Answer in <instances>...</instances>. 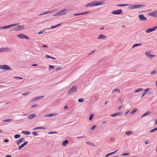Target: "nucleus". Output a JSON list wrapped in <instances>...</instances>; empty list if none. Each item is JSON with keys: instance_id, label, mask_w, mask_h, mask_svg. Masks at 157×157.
Listing matches in <instances>:
<instances>
[{"instance_id": "1", "label": "nucleus", "mask_w": 157, "mask_h": 157, "mask_svg": "<svg viewBox=\"0 0 157 157\" xmlns=\"http://www.w3.org/2000/svg\"><path fill=\"white\" fill-rule=\"evenodd\" d=\"M105 4L104 1H95L86 4L85 6L86 7H92L96 6L104 5Z\"/></svg>"}, {"instance_id": "2", "label": "nucleus", "mask_w": 157, "mask_h": 157, "mask_svg": "<svg viewBox=\"0 0 157 157\" xmlns=\"http://www.w3.org/2000/svg\"><path fill=\"white\" fill-rule=\"evenodd\" d=\"M129 6L128 8L129 10L138 9L145 6L144 5L140 4L129 5Z\"/></svg>"}, {"instance_id": "3", "label": "nucleus", "mask_w": 157, "mask_h": 157, "mask_svg": "<svg viewBox=\"0 0 157 157\" xmlns=\"http://www.w3.org/2000/svg\"><path fill=\"white\" fill-rule=\"evenodd\" d=\"M66 10V9H63L56 13L55 14L53 15V16L55 17H59L64 15L67 12H65Z\"/></svg>"}, {"instance_id": "4", "label": "nucleus", "mask_w": 157, "mask_h": 157, "mask_svg": "<svg viewBox=\"0 0 157 157\" xmlns=\"http://www.w3.org/2000/svg\"><path fill=\"white\" fill-rule=\"evenodd\" d=\"M77 87L76 86H74L70 89L68 91V94H71L73 93L76 92L77 91Z\"/></svg>"}, {"instance_id": "5", "label": "nucleus", "mask_w": 157, "mask_h": 157, "mask_svg": "<svg viewBox=\"0 0 157 157\" xmlns=\"http://www.w3.org/2000/svg\"><path fill=\"white\" fill-rule=\"evenodd\" d=\"M25 28V27L22 25H19L17 27L13 28V29L10 30L11 31H18L22 30L24 29Z\"/></svg>"}, {"instance_id": "6", "label": "nucleus", "mask_w": 157, "mask_h": 157, "mask_svg": "<svg viewBox=\"0 0 157 157\" xmlns=\"http://www.w3.org/2000/svg\"><path fill=\"white\" fill-rule=\"evenodd\" d=\"M123 11L121 9H118L113 11L111 12V13L113 14L119 15L122 14Z\"/></svg>"}, {"instance_id": "7", "label": "nucleus", "mask_w": 157, "mask_h": 157, "mask_svg": "<svg viewBox=\"0 0 157 157\" xmlns=\"http://www.w3.org/2000/svg\"><path fill=\"white\" fill-rule=\"evenodd\" d=\"M148 15L151 17H157V10L149 13H148Z\"/></svg>"}, {"instance_id": "8", "label": "nucleus", "mask_w": 157, "mask_h": 157, "mask_svg": "<svg viewBox=\"0 0 157 157\" xmlns=\"http://www.w3.org/2000/svg\"><path fill=\"white\" fill-rule=\"evenodd\" d=\"M17 24H14L9 25H6L3 26H0V29H5L10 28L11 27H13L17 25Z\"/></svg>"}, {"instance_id": "9", "label": "nucleus", "mask_w": 157, "mask_h": 157, "mask_svg": "<svg viewBox=\"0 0 157 157\" xmlns=\"http://www.w3.org/2000/svg\"><path fill=\"white\" fill-rule=\"evenodd\" d=\"M17 36L21 39H26L29 40V38L27 36L23 34H19L17 35Z\"/></svg>"}, {"instance_id": "10", "label": "nucleus", "mask_w": 157, "mask_h": 157, "mask_svg": "<svg viewBox=\"0 0 157 157\" xmlns=\"http://www.w3.org/2000/svg\"><path fill=\"white\" fill-rule=\"evenodd\" d=\"M10 51V49L7 47L0 48V52H8Z\"/></svg>"}, {"instance_id": "11", "label": "nucleus", "mask_w": 157, "mask_h": 157, "mask_svg": "<svg viewBox=\"0 0 157 157\" xmlns=\"http://www.w3.org/2000/svg\"><path fill=\"white\" fill-rule=\"evenodd\" d=\"M138 17L140 21H146L147 20V17H144L143 14L139 15Z\"/></svg>"}, {"instance_id": "12", "label": "nucleus", "mask_w": 157, "mask_h": 157, "mask_svg": "<svg viewBox=\"0 0 157 157\" xmlns=\"http://www.w3.org/2000/svg\"><path fill=\"white\" fill-rule=\"evenodd\" d=\"M58 115V114L57 113H52L50 114H46L44 116L45 117H50L54 116H57Z\"/></svg>"}, {"instance_id": "13", "label": "nucleus", "mask_w": 157, "mask_h": 157, "mask_svg": "<svg viewBox=\"0 0 157 157\" xmlns=\"http://www.w3.org/2000/svg\"><path fill=\"white\" fill-rule=\"evenodd\" d=\"M28 143V142L27 141H25L24 143L22 144H21V145H20L18 147V149L19 150H20L23 147H24V146L27 145Z\"/></svg>"}, {"instance_id": "14", "label": "nucleus", "mask_w": 157, "mask_h": 157, "mask_svg": "<svg viewBox=\"0 0 157 157\" xmlns=\"http://www.w3.org/2000/svg\"><path fill=\"white\" fill-rule=\"evenodd\" d=\"M44 97V96H41L40 97H36L32 99L31 100V102L33 101L37 100L42 98Z\"/></svg>"}, {"instance_id": "15", "label": "nucleus", "mask_w": 157, "mask_h": 157, "mask_svg": "<svg viewBox=\"0 0 157 157\" xmlns=\"http://www.w3.org/2000/svg\"><path fill=\"white\" fill-rule=\"evenodd\" d=\"M2 69L5 70H10L11 69V68L7 65L5 64L3 65Z\"/></svg>"}, {"instance_id": "16", "label": "nucleus", "mask_w": 157, "mask_h": 157, "mask_svg": "<svg viewBox=\"0 0 157 157\" xmlns=\"http://www.w3.org/2000/svg\"><path fill=\"white\" fill-rule=\"evenodd\" d=\"M106 36L102 34H100L97 37V39H103L105 40L106 38Z\"/></svg>"}, {"instance_id": "17", "label": "nucleus", "mask_w": 157, "mask_h": 157, "mask_svg": "<svg viewBox=\"0 0 157 157\" xmlns=\"http://www.w3.org/2000/svg\"><path fill=\"white\" fill-rule=\"evenodd\" d=\"M155 30V28L153 27L152 28H149L147 29L146 30V32L147 33H149L152 32L153 31H154Z\"/></svg>"}, {"instance_id": "18", "label": "nucleus", "mask_w": 157, "mask_h": 157, "mask_svg": "<svg viewBox=\"0 0 157 157\" xmlns=\"http://www.w3.org/2000/svg\"><path fill=\"white\" fill-rule=\"evenodd\" d=\"M36 114H33L29 115L28 118L30 119H32L33 118L36 117Z\"/></svg>"}, {"instance_id": "19", "label": "nucleus", "mask_w": 157, "mask_h": 157, "mask_svg": "<svg viewBox=\"0 0 157 157\" xmlns=\"http://www.w3.org/2000/svg\"><path fill=\"white\" fill-rule=\"evenodd\" d=\"M25 139L24 138H21L18 140L17 141V145H18L20 144L21 142L25 140Z\"/></svg>"}, {"instance_id": "20", "label": "nucleus", "mask_w": 157, "mask_h": 157, "mask_svg": "<svg viewBox=\"0 0 157 157\" xmlns=\"http://www.w3.org/2000/svg\"><path fill=\"white\" fill-rule=\"evenodd\" d=\"M122 113L121 112L117 113H115L112 114L110 115V116L112 117H115L117 116L121 115Z\"/></svg>"}, {"instance_id": "21", "label": "nucleus", "mask_w": 157, "mask_h": 157, "mask_svg": "<svg viewBox=\"0 0 157 157\" xmlns=\"http://www.w3.org/2000/svg\"><path fill=\"white\" fill-rule=\"evenodd\" d=\"M149 90L150 89L149 88H147L144 90V91L143 94H142L141 97V98H142L144 96V95L146 94L147 92H148Z\"/></svg>"}, {"instance_id": "22", "label": "nucleus", "mask_w": 157, "mask_h": 157, "mask_svg": "<svg viewBox=\"0 0 157 157\" xmlns=\"http://www.w3.org/2000/svg\"><path fill=\"white\" fill-rule=\"evenodd\" d=\"M133 133V132L132 130H129L126 132L125 134L126 135L129 136L132 134Z\"/></svg>"}, {"instance_id": "23", "label": "nucleus", "mask_w": 157, "mask_h": 157, "mask_svg": "<svg viewBox=\"0 0 157 157\" xmlns=\"http://www.w3.org/2000/svg\"><path fill=\"white\" fill-rule=\"evenodd\" d=\"M117 150H117L116 151H114L111 152H110V153H109L107 154L105 156V157H108V156H109L111 155H112L115 152H116L117 151Z\"/></svg>"}, {"instance_id": "24", "label": "nucleus", "mask_w": 157, "mask_h": 157, "mask_svg": "<svg viewBox=\"0 0 157 157\" xmlns=\"http://www.w3.org/2000/svg\"><path fill=\"white\" fill-rule=\"evenodd\" d=\"M54 11V10H50V11H47L44 12H43V13H44V15H45V14H48V13H51L52 12H53Z\"/></svg>"}, {"instance_id": "25", "label": "nucleus", "mask_w": 157, "mask_h": 157, "mask_svg": "<svg viewBox=\"0 0 157 157\" xmlns=\"http://www.w3.org/2000/svg\"><path fill=\"white\" fill-rule=\"evenodd\" d=\"M22 133L27 135H29L30 134V132L29 131H23Z\"/></svg>"}, {"instance_id": "26", "label": "nucleus", "mask_w": 157, "mask_h": 157, "mask_svg": "<svg viewBox=\"0 0 157 157\" xmlns=\"http://www.w3.org/2000/svg\"><path fill=\"white\" fill-rule=\"evenodd\" d=\"M151 113V112L149 111H147L144 113L141 116V117H144L146 116Z\"/></svg>"}, {"instance_id": "27", "label": "nucleus", "mask_w": 157, "mask_h": 157, "mask_svg": "<svg viewBox=\"0 0 157 157\" xmlns=\"http://www.w3.org/2000/svg\"><path fill=\"white\" fill-rule=\"evenodd\" d=\"M68 142L67 140H65L63 141L62 143V145L63 146H65L68 143Z\"/></svg>"}, {"instance_id": "28", "label": "nucleus", "mask_w": 157, "mask_h": 157, "mask_svg": "<svg viewBox=\"0 0 157 157\" xmlns=\"http://www.w3.org/2000/svg\"><path fill=\"white\" fill-rule=\"evenodd\" d=\"M116 92H117L118 93H120V90L119 89H115L112 91V93H113Z\"/></svg>"}, {"instance_id": "29", "label": "nucleus", "mask_w": 157, "mask_h": 157, "mask_svg": "<svg viewBox=\"0 0 157 157\" xmlns=\"http://www.w3.org/2000/svg\"><path fill=\"white\" fill-rule=\"evenodd\" d=\"M143 90V89L142 88H140L139 89H138L134 91V93H137L139 92L140 91H142Z\"/></svg>"}, {"instance_id": "30", "label": "nucleus", "mask_w": 157, "mask_h": 157, "mask_svg": "<svg viewBox=\"0 0 157 157\" xmlns=\"http://www.w3.org/2000/svg\"><path fill=\"white\" fill-rule=\"evenodd\" d=\"M86 143L88 145L94 147L95 146L94 144L92 143L89 142H86Z\"/></svg>"}, {"instance_id": "31", "label": "nucleus", "mask_w": 157, "mask_h": 157, "mask_svg": "<svg viewBox=\"0 0 157 157\" xmlns=\"http://www.w3.org/2000/svg\"><path fill=\"white\" fill-rule=\"evenodd\" d=\"M142 44L140 43V44H136L133 45V46H132V48H134L138 46H140Z\"/></svg>"}, {"instance_id": "32", "label": "nucleus", "mask_w": 157, "mask_h": 157, "mask_svg": "<svg viewBox=\"0 0 157 157\" xmlns=\"http://www.w3.org/2000/svg\"><path fill=\"white\" fill-rule=\"evenodd\" d=\"M45 128L44 127H37L35 128H33V130H36L37 129H45Z\"/></svg>"}, {"instance_id": "33", "label": "nucleus", "mask_w": 157, "mask_h": 157, "mask_svg": "<svg viewBox=\"0 0 157 157\" xmlns=\"http://www.w3.org/2000/svg\"><path fill=\"white\" fill-rule=\"evenodd\" d=\"M13 121L12 119H5L3 121L4 122H11Z\"/></svg>"}, {"instance_id": "34", "label": "nucleus", "mask_w": 157, "mask_h": 157, "mask_svg": "<svg viewBox=\"0 0 157 157\" xmlns=\"http://www.w3.org/2000/svg\"><path fill=\"white\" fill-rule=\"evenodd\" d=\"M155 55H150V54H149L148 55H147V57L149 58H150L151 59L153 57H155Z\"/></svg>"}, {"instance_id": "35", "label": "nucleus", "mask_w": 157, "mask_h": 157, "mask_svg": "<svg viewBox=\"0 0 157 157\" xmlns=\"http://www.w3.org/2000/svg\"><path fill=\"white\" fill-rule=\"evenodd\" d=\"M60 25H61V24H59L56 25L52 26L50 27V29H54V28L59 26Z\"/></svg>"}, {"instance_id": "36", "label": "nucleus", "mask_w": 157, "mask_h": 157, "mask_svg": "<svg viewBox=\"0 0 157 157\" xmlns=\"http://www.w3.org/2000/svg\"><path fill=\"white\" fill-rule=\"evenodd\" d=\"M129 4H119L117 5V6H128Z\"/></svg>"}, {"instance_id": "37", "label": "nucleus", "mask_w": 157, "mask_h": 157, "mask_svg": "<svg viewBox=\"0 0 157 157\" xmlns=\"http://www.w3.org/2000/svg\"><path fill=\"white\" fill-rule=\"evenodd\" d=\"M157 73V71L155 70L152 71L151 73V74L152 75H154Z\"/></svg>"}, {"instance_id": "38", "label": "nucleus", "mask_w": 157, "mask_h": 157, "mask_svg": "<svg viewBox=\"0 0 157 157\" xmlns=\"http://www.w3.org/2000/svg\"><path fill=\"white\" fill-rule=\"evenodd\" d=\"M94 116V115L93 114H91L90 116L89 117V121H90L92 120Z\"/></svg>"}, {"instance_id": "39", "label": "nucleus", "mask_w": 157, "mask_h": 157, "mask_svg": "<svg viewBox=\"0 0 157 157\" xmlns=\"http://www.w3.org/2000/svg\"><path fill=\"white\" fill-rule=\"evenodd\" d=\"M137 111V109H134L132 112L130 113L131 114H133L136 112Z\"/></svg>"}, {"instance_id": "40", "label": "nucleus", "mask_w": 157, "mask_h": 157, "mask_svg": "<svg viewBox=\"0 0 157 157\" xmlns=\"http://www.w3.org/2000/svg\"><path fill=\"white\" fill-rule=\"evenodd\" d=\"M20 135L19 134H16L14 136V137L16 139L18 138H20Z\"/></svg>"}, {"instance_id": "41", "label": "nucleus", "mask_w": 157, "mask_h": 157, "mask_svg": "<svg viewBox=\"0 0 157 157\" xmlns=\"http://www.w3.org/2000/svg\"><path fill=\"white\" fill-rule=\"evenodd\" d=\"M45 32V30H42L41 31H40V32H39L38 33V34H42V33H44Z\"/></svg>"}, {"instance_id": "42", "label": "nucleus", "mask_w": 157, "mask_h": 157, "mask_svg": "<svg viewBox=\"0 0 157 157\" xmlns=\"http://www.w3.org/2000/svg\"><path fill=\"white\" fill-rule=\"evenodd\" d=\"M82 15V13H75L74 14V16H78V15Z\"/></svg>"}, {"instance_id": "43", "label": "nucleus", "mask_w": 157, "mask_h": 157, "mask_svg": "<svg viewBox=\"0 0 157 157\" xmlns=\"http://www.w3.org/2000/svg\"><path fill=\"white\" fill-rule=\"evenodd\" d=\"M84 99L83 98H79L78 99V101L79 102H82L84 101Z\"/></svg>"}, {"instance_id": "44", "label": "nucleus", "mask_w": 157, "mask_h": 157, "mask_svg": "<svg viewBox=\"0 0 157 157\" xmlns=\"http://www.w3.org/2000/svg\"><path fill=\"white\" fill-rule=\"evenodd\" d=\"M61 69V68L60 67H58L57 68H56L55 69V71H58L59 70H60Z\"/></svg>"}, {"instance_id": "45", "label": "nucleus", "mask_w": 157, "mask_h": 157, "mask_svg": "<svg viewBox=\"0 0 157 157\" xmlns=\"http://www.w3.org/2000/svg\"><path fill=\"white\" fill-rule=\"evenodd\" d=\"M33 135L35 136H37L38 135V133L36 132H33Z\"/></svg>"}, {"instance_id": "46", "label": "nucleus", "mask_w": 157, "mask_h": 157, "mask_svg": "<svg viewBox=\"0 0 157 157\" xmlns=\"http://www.w3.org/2000/svg\"><path fill=\"white\" fill-rule=\"evenodd\" d=\"M13 78H16L17 79H23L22 78V77H17V76L14 77Z\"/></svg>"}, {"instance_id": "47", "label": "nucleus", "mask_w": 157, "mask_h": 157, "mask_svg": "<svg viewBox=\"0 0 157 157\" xmlns=\"http://www.w3.org/2000/svg\"><path fill=\"white\" fill-rule=\"evenodd\" d=\"M29 92H27L24 93L22 94V95H27L29 94Z\"/></svg>"}, {"instance_id": "48", "label": "nucleus", "mask_w": 157, "mask_h": 157, "mask_svg": "<svg viewBox=\"0 0 157 157\" xmlns=\"http://www.w3.org/2000/svg\"><path fill=\"white\" fill-rule=\"evenodd\" d=\"M96 125L93 126L90 129L91 130H93L94 129V128H96Z\"/></svg>"}, {"instance_id": "49", "label": "nucleus", "mask_w": 157, "mask_h": 157, "mask_svg": "<svg viewBox=\"0 0 157 157\" xmlns=\"http://www.w3.org/2000/svg\"><path fill=\"white\" fill-rule=\"evenodd\" d=\"M89 13V11L86 12H85L82 13V15H84V14H88V13Z\"/></svg>"}, {"instance_id": "50", "label": "nucleus", "mask_w": 157, "mask_h": 157, "mask_svg": "<svg viewBox=\"0 0 157 157\" xmlns=\"http://www.w3.org/2000/svg\"><path fill=\"white\" fill-rule=\"evenodd\" d=\"M84 137H85V136H78V137H76V138H77V139H79L83 138H84Z\"/></svg>"}, {"instance_id": "51", "label": "nucleus", "mask_w": 157, "mask_h": 157, "mask_svg": "<svg viewBox=\"0 0 157 157\" xmlns=\"http://www.w3.org/2000/svg\"><path fill=\"white\" fill-rule=\"evenodd\" d=\"M145 55L147 56V55L150 54V52L148 51H147L145 53Z\"/></svg>"}, {"instance_id": "52", "label": "nucleus", "mask_w": 157, "mask_h": 157, "mask_svg": "<svg viewBox=\"0 0 157 157\" xmlns=\"http://www.w3.org/2000/svg\"><path fill=\"white\" fill-rule=\"evenodd\" d=\"M54 68V66H52V65H50L49 66V69H53Z\"/></svg>"}, {"instance_id": "53", "label": "nucleus", "mask_w": 157, "mask_h": 157, "mask_svg": "<svg viewBox=\"0 0 157 157\" xmlns=\"http://www.w3.org/2000/svg\"><path fill=\"white\" fill-rule=\"evenodd\" d=\"M155 131V129H151V130H150L149 131V132H150V133H152V132H154Z\"/></svg>"}, {"instance_id": "54", "label": "nucleus", "mask_w": 157, "mask_h": 157, "mask_svg": "<svg viewBox=\"0 0 157 157\" xmlns=\"http://www.w3.org/2000/svg\"><path fill=\"white\" fill-rule=\"evenodd\" d=\"M37 105L36 104L33 105L31 106V107L33 108L36 107H37Z\"/></svg>"}, {"instance_id": "55", "label": "nucleus", "mask_w": 157, "mask_h": 157, "mask_svg": "<svg viewBox=\"0 0 157 157\" xmlns=\"http://www.w3.org/2000/svg\"><path fill=\"white\" fill-rule=\"evenodd\" d=\"M45 57L47 58H52V57L48 55H46L45 56Z\"/></svg>"}, {"instance_id": "56", "label": "nucleus", "mask_w": 157, "mask_h": 157, "mask_svg": "<svg viewBox=\"0 0 157 157\" xmlns=\"http://www.w3.org/2000/svg\"><path fill=\"white\" fill-rule=\"evenodd\" d=\"M129 154V153H124L122 155V156H125V155H128Z\"/></svg>"}, {"instance_id": "57", "label": "nucleus", "mask_w": 157, "mask_h": 157, "mask_svg": "<svg viewBox=\"0 0 157 157\" xmlns=\"http://www.w3.org/2000/svg\"><path fill=\"white\" fill-rule=\"evenodd\" d=\"M107 121H104L102 122V123L103 124H106L107 123Z\"/></svg>"}, {"instance_id": "58", "label": "nucleus", "mask_w": 157, "mask_h": 157, "mask_svg": "<svg viewBox=\"0 0 157 157\" xmlns=\"http://www.w3.org/2000/svg\"><path fill=\"white\" fill-rule=\"evenodd\" d=\"M54 134V132H49L48 133V134Z\"/></svg>"}, {"instance_id": "59", "label": "nucleus", "mask_w": 157, "mask_h": 157, "mask_svg": "<svg viewBox=\"0 0 157 157\" xmlns=\"http://www.w3.org/2000/svg\"><path fill=\"white\" fill-rule=\"evenodd\" d=\"M43 47L47 48L48 47V46H47V45H43Z\"/></svg>"}, {"instance_id": "60", "label": "nucleus", "mask_w": 157, "mask_h": 157, "mask_svg": "<svg viewBox=\"0 0 157 157\" xmlns=\"http://www.w3.org/2000/svg\"><path fill=\"white\" fill-rule=\"evenodd\" d=\"M36 66H37V64H32L31 65V66H32V67Z\"/></svg>"}, {"instance_id": "61", "label": "nucleus", "mask_w": 157, "mask_h": 157, "mask_svg": "<svg viewBox=\"0 0 157 157\" xmlns=\"http://www.w3.org/2000/svg\"><path fill=\"white\" fill-rule=\"evenodd\" d=\"M44 15L43 13H42L40 14H38V16H42V15Z\"/></svg>"}, {"instance_id": "62", "label": "nucleus", "mask_w": 157, "mask_h": 157, "mask_svg": "<svg viewBox=\"0 0 157 157\" xmlns=\"http://www.w3.org/2000/svg\"><path fill=\"white\" fill-rule=\"evenodd\" d=\"M122 107V105L120 106L118 108V109L120 110Z\"/></svg>"}, {"instance_id": "63", "label": "nucleus", "mask_w": 157, "mask_h": 157, "mask_svg": "<svg viewBox=\"0 0 157 157\" xmlns=\"http://www.w3.org/2000/svg\"><path fill=\"white\" fill-rule=\"evenodd\" d=\"M8 141V140L7 139H5L4 141V142H7Z\"/></svg>"}, {"instance_id": "64", "label": "nucleus", "mask_w": 157, "mask_h": 157, "mask_svg": "<svg viewBox=\"0 0 157 157\" xmlns=\"http://www.w3.org/2000/svg\"><path fill=\"white\" fill-rule=\"evenodd\" d=\"M5 157H12L11 156L9 155H7Z\"/></svg>"}]
</instances>
